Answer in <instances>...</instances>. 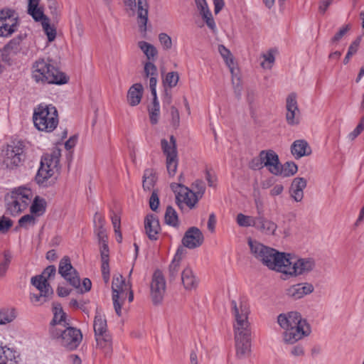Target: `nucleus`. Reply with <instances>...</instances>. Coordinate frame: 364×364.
<instances>
[{
  "instance_id": "nucleus-3",
  "label": "nucleus",
  "mask_w": 364,
  "mask_h": 364,
  "mask_svg": "<svg viewBox=\"0 0 364 364\" xmlns=\"http://www.w3.org/2000/svg\"><path fill=\"white\" fill-rule=\"evenodd\" d=\"M248 245L254 257L270 269L279 272L282 262H287L284 252H279L251 238L248 240Z\"/></svg>"
},
{
  "instance_id": "nucleus-30",
  "label": "nucleus",
  "mask_w": 364,
  "mask_h": 364,
  "mask_svg": "<svg viewBox=\"0 0 364 364\" xmlns=\"http://www.w3.org/2000/svg\"><path fill=\"white\" fill-rule=\"evenodd\" d=\"M93 328L95 336L109 333L107 331V320L99 313L95 316Z\"/></svg>"
},
{
  "instance_id": "nucleus-32",
  "label": "nucleus",
  "mask_w": 364,
  "mask_h": 364,
  "mask_svg": "<svg viewBox=\"0 0 364 364\" xmlns=\"http://www.w3.org/2000/svg\"><path fill=\"white\" fill-rule=\"evenodd\" d=\"M58 306L54 307V316L50 321V327H63L64 328L65 326V314L63 311L62 308L60 307V305L58 304Z\"/></svg>"
},
{
  "instance_id": "nucleus-55",
  "label": "nucleus",
  "mask_w": 364,
  "mask_h": 364,
  "mask_svg": "<svg viewBox=\"0 0 364 364\" xmlns=\"http://www.w3.org/2000/svg\"><path fill=\"white\" fill-rule=\"evenodd\" d=\"M159 205V198L157 190H153L149 198V206L153 211H156Z\"/></svg>"
},
{
  "instance_id": "nucleus-37",
  "label": "nucleus",
  "mask_w": 364,
  "mask_h": 364,
  "mask_svg": "<svg viewBox=\"0 0 364 364\" xmlns=\"http://www.w3.org/2000/svg\"><path fill=\"white\" fill-rule=\"evenodd\" d=\"M32 285H33L40 292L43 293L47 289H53L50 284L43 278V276L36 275L31 279Z\"/></svg>"
},
{
  "instance_id": "nucleus-2",
  "label": "nucleus",
  "mask_w": 364,
  "mask_h": 364,
  "mask_svg": "<svg viewBox=\"0 0 364 364\" xmlns=\"http://www.w3.org/2000/svg\"><path fill=\"white\" fill-rule=\"evenodd\" d=\"M32 77L38 83L64 85L68 77L60 71L50 60L43 58L37 60L32 66Z\"/></svg>"
},
{
  "instance_id": "nucleus-39",
  "label": "nucleus",
  "mask_w": 364,
  "mask_h": 364,
  "mask_svg": "<svg viewBox=\"0 0 364 364\" xmlns=\"http://www.w3.org/2000/svg\"><path fill=\"white\" fill-rule=\"evenodd\" d=\"M16 317L14 309H0V325H4L13 321Z\"/></svg>"
},
{
  "instance_id": "nucleus-20",
  "label": "nucleus",
  "mask_w": 364,
  "mask_h": 364,
  "mask_svg": "<svg viewBox=\"0 0 364 364\" xmlns=\"http://www.w3.org/2000/svg\"><path fill=\"white\" fill-rule=\"evenodd\" d=\"M144 228L148 237L151 240H156L161 230L157 216L153 214L148 215L144 219Z\"/></svg>"
},
{
  "instance_id": "nucleus-52",
  "label": "nucleus",
  "mask_w": 364,
  "mask_h": 364,
  "mask_svg": "<svg viewBox=\"0 0 364 364\" xmlns=\"http://www.w3.org/2000/svg\"><path fill=\"white\" fill-rule=\"evenodd\" d=\"M262 58L264 59V60L261 63V66L263 68L270 69L272 68V65L275 60V58L272 51L269 50L267 53L263 54Z\"/></svg>"
},
{
  "instance_id": "nucleus-28",
  "label": "nucleus",
  "mask_w": 364,
  "mask_h": 364,
  "mask_svg": "<svg viewBox=\"0 0 364 364\" xmlns=\"http://www.w3.org/2000/svg\"><path fill=\"white\" fill-rule=\"evenodd\" d=\"M161 146L164 154L166 156V159L178 156L176 140L173 135L170 136V141L162 139L161 140Z\"/></svg>"
},
{
  "instance_id": "nucleus-6",
  "label": "nucleus",
  "mask_w": 364,
  "mask_h": 364,
  "mask_svg": "<svg viewBox=\"0 0 364 364\" xmlns=\"http://www.w3.org/2000/svg\"><path fill=\"white\" fill-rule=\"evenodd\" d=\"M60 149L53 148L50 153L45 154L41 160V166L36 176V181L38 184L47 186V181L50 178L55 171L58 170Z\"/></svg>"
},
{
  "instance_id": "nucleus-17",
  "label": "nucleus",
  "mask_w": 364,
  "mask_h": 364,
  "mask_svg": "<svg viewBox=\"0 0 364 364\" xmlns=\"http://www.w3.org/2000/svg\"><path fill=\"white\" fill-rule=\"evenodd\" d=\"M204 240L202 232L196 227L190 228L185 233L182 243L184 247L194 249L200 247Z\"/></svg>"
},
{
  "instance_id": "nucleus-27",
  "label": "nucleus",
  "mask_w": 364,
  "mask_h": 364,
  "mask_svg": "<svg viewBox=\"0 0 364 364\" xmlns=\"http://www.w3.org/2000/svg\"><path fill=\"white\" fill-rule=\"evenodd\" d=\"M143 86L140 83L134 84L127 92V101L131 106H136L141 102L143 95Z\"/></svg>"
},
{
  "instance_id": "nucleus-56",
  "label": "nucleus",
  "mask_w": 364,
  "mask_h": 364,
  "mask_svg": "<svg viewBox=\"0 0 364 364\" xmlns=\"http://www.w3.org/2000/svg\"><path fill=\"white\" fill-rule=\"evenodd\" d=\"M364 129V117H363L360 122V123L357 125V127L354 129L353 132H351L348 135V138L350 141H353Z\"/></svg>"
},
{
  "instance_id": "nucleus-63",
  "label": "nucleus",
  "mask_w": 364,
  "mask_h": 364,
  "mask_svg": "<svg viewBox=\"0 0 364 364\" xmlns=\"http://www.w3.org/2000/svg\"><path fill=\"white\" fill-rule=\"evenodd\" d=\"M350 29V26L348 25H346V26L341 28L338 32H337L335 36L332 38L331 42L332 43H337L338 42L343 36L348 32V31Z\"/></svg>"
},
{
  "instance_id": "nucleus-64",
  "label": "nucleus",
  "mask_w": 364,
  "mask_h": 364,
  "mask_svg": "<svg viewBox=\"0 0 364 364\" xmlns=\"http://www.w3.org/2000/svg\"><path fill=\"white\" fill-rule=\"evenodd\" d=\"M249 167L252 170H260L264 168L262 163L261 156H259L257 158L252 159L249 164Z\"/></svg>"
},
{
  "instance_id": "nucleus-34",
  "label": "nucleus",
  "mask_w": 364,
  "mask_h": 364,
  "mask_svg": "<svg viewBox=\"0 0 364 364\" xmlns=\"http://www.w3.org/2000/svg\"><path fill=\"white\" fill-rule=\"evenodd\" d=\"M138 47L146 55V58L149 60L148 62L154 60L158 54V51L153 45L146 41H141L138 42Z\"/></svg>"
},
{
  "instance_id": "nucleus-38",
  "label": "nucleus",
  "mask_w": 364,
  "mask_h": 364,
  "mask_svg": "<svg viewBox=\"0 0 364 364\" xmlns=\"http://www.w3.org/2000/svg\"><path fill=\"white\" fill-rule=\"evenodd\" d=\"M279 175L289 177L297 172L298 167L294 162H286L284 165L279 164Z\"/></svg>"
},
{
  "instance_id": "nucleus-41",
  "label": "nucleus",
  "mask_w": 364,
  "mask_h": 364,
  "mask_svg": "<svg viewBox=\"0 0 364 364\" xmlns=\"http://www.w3.org/2000/svg\"><path fill=\"white\" fill-rule=\"evenodd\" d=\"M7 210L12 215H16L23 210L20 208V205L17 200L13 198V196H8L6 198Z\"/></svg>"
},
{
  "instance_id": "nucleus-62",
  "label": "nucleus",
  "mask_w": 364,
  "mask_h": 364,
  "mask_svg": "<svg viewBox=\"0 0 364 364\" xmlns=\"http://www.w3.org/2000/svg\"><path fill=\"white\" fill-rule=\"evenodd\" d=\"M47 5L53 18H57L58 15V3L56 0H47Z\"/></svg>"
},
{
  "instance_id": "nucleus-8",
  "label": "nucleus",
  "mask_w": 364,
  "mask_h": 364,
  "mask_svg": "<svg viewBox=\"0 0 364 364\" xmlns=\"http://www.w3.org/2000/svg\"><path fill=\"white\" fill-rule=\"evenodd\" d=\"M289 254H286V261L282 264L279 272L291 277L307 274L316 267L315 260L311 257L299 258L292 261Z\"/></svg>"
},
{
  "instance_id": "nucleus-42",
  "label": "nucleus",
  "mask_w": 364,
  "mask_h": 364,
  "mask_svg": "<svg viewBox=\"0 0 364 364\" xmlns=\"http://www.w3.org/2000/svg\"><path fill=\"white\" fill-rule=\"evenodd\" d=\"M256 217L249 216L242 213H239L237 215V223L240 227H255Z\"/></svg>"
},
{
  "instance_id": "nucleus-1",
  "label": "nucleus",
  "mask_w": 364,
  "mask_h": 364,
  "mask_svg": "<svg viewBox=\"0 0 364 364\" xmlns=\"http://www.w3.org/2000/svg\"><path fill=\"white\" fill-rule=\"evenodd\" d=\"M231 312L234 317L233 328L235 340L236 355L242 359L250 353V323L249 305L242 300L231 301Z\"/></svg>"
},
{
  "instance_id": "nucleus-33",
  "label": "nucleus",
  "mask_w": 364,
  "mask_h": 364,
  "mask_svg": "<svg viewBox=\"0 0 364 364\" xmlns=\"http://www.w3.org/2000/svg\"><path fill=\"white\" fill-rule=\"evenodd\" d=\"M293 319H299V313L291 311L288 314H281L277 317V322L282 328L287 331Z\"/></svg>"
},
{
  "instance_id": "nucleus-60",
  "label": "nucleus",
  "mask_w": 364,
  "mask_h": 364,
  "mask_svg": "<svg viewBox=\"0 0 364 364\" xmlns=\"http://www.w3.org/2000/svg\"><path fill=\"white\" fill-rule=\"evenodd\" d=\"M95 232L97 235L99 242L108 241V237L104 226L95 228Z\"/></svg>"
},
{
  "instance_id": "nucleus-54",
  "label": "nucleus",
  "mask_w": 364,
  "mask_h": 364,
  "mask_svg": "<svg viewBox=\"0 0 364 364\" xmlns=\"http://www.w3.org/2000/svg\"><path fill=\"white\" fill-rule=\"evenodd\" d=\"M171 124L176 129L180 125V115L178 109L174 107H171Z\"/></svg>"
},
{
  "instance_id": "nucleus-57",
  "label": "nucleus",
  "mask_w": 364,
  "mask_h": 364,
  "mask_svg": "<svg viewBox=\"0 0 364 364\" xmlns=\"http://www.w3.org/2000/svg\"><path fill=\"white\" fill-rule=\"evenodd\" d=\"M159 39L164 49L168 50L171 48V38L166 33H162L159 34Z\"/></svg>"
},
{
  "instance_id": "nucleus-5",
  "label": "nucleus",
  "mask_w": 364,
  "mask_h": 364,
  "mask_svg": "<svg viewBox=\"0 0 364 364\" xmlns=\"http://www.w3.org/2000/svg\"><path fill=\"white\" fill-rule=\"evenodd\" d=\"M35 127L39 131L51 132L58 124L57 109L52 105H39L33 116Z\"/></svg>"
},
{
  "instance_id": "nucleus-29",
  "label": "nucleus",
  "mask_w": 364,
  "mask_h": 364,
  "mask_svg": "<svg viewBox=\"0 0 364 364\" xmlns=\"http://www.w3.org/2000/svg\"><path fill=\"white\" fill-rule=\"evenodd\" d=\"M47 203L43 198L36 196L30 208L31 213L36 217L43 215L46 210Z\"/></svg>"
},
{
  "instance_id": "nucleus-45",
  "label": "nucleus",
  "mask_w": 364,
  "mask_h": 364,
  "mask_svg": "<svg viewBox=\"0 0 364 364\" xmlns=\"http://www.w3.org/2000/svg\"><path fill=\"white\" fill-rule=\"evenodd\" d=\"M0 364H16V357L10 348L3 349Z\"/></svg>"
},
{
  "instance_id": "nucleus-11",
  "label": "nucleus",
  "mask_w": 364,
  "mask_h": 364,
  "mask_svg": "<svg viewBox=\"0 0 364 364\" xmlns=\"http://www.w3.org/2000/svg\"><path fill=\"white\" fill-rule=\"evenodd\" d=\"M18 17L13 9L0 10V36L8 37L17 31Z\"/></svg>"
},
{
  "instance_id": "nucleus-19",
  "label": "nucleus",
  "mask_w": 364,
  "mask_h": 364,
  "mask_svg": "<svg viewBox=\"0 0 364 364\" xmlns=\"http://www.w3.org/2000/svg\"><path fill=\"white\" fill-rule=\"evenodd\" d=\"M306 185L307 181L304 178L296 177L293 179L289 189V193L295 202H301L303 200L304 190Z\"/></svg>"
},
{
  "instance_id": "nucleus-35",
  "label": "nucleus",
  "mask_w": 364,
  "mask_h": 364,
  "mask_svg": "<svg viewBox=\"0 0 364 364\" xmlns=\"http://www.w3.org/2000/svg\"><path fill=\"white\" fill-rule=\"evenodd\" d=\"M38 4L35 1L28 2V13L33 17L36 21H44L46 18H48L43 12V11L38 8Z\"/></svg>"
},
{
  "instance_id": "nucleus-36",
  "label": "nucleus",
  "mask_w": 364,
  "mask_h": 364,
  "mask_svg": "<svg viewBox=\"0 0 364 364\" xmlns=\"http://www.w3.org/2000/svg\"><path fill=\"white\" fill-rule=\"evenodd\" d=\"M53 294V290L47 289L43 293L40 292L38 294H31V300L35 304H42L50 300Z\"/></svg>"
},
{
  "instance_id": "nucleus-25",
  "label": "nucleus",
  "mask_w": 364,
  "mask_h": 364,
  "mask_svg": "<svg viewBox=\"0 0 364 364\" xmlns=\"http://www.w3.org/2000/svg\"><path fill=\"white\" fill-rule=\"evenodd\" d=\"M291 151L296 159H300L304 156H309L311 153V149L308 143L303 139L296 140L291 146Z\"/></svg>"
},
{
  "instance_id": "nucleus-46",
  "label": "nucleus",
  "mask_w": 364,
  "mask_h": 364,
  "mask_svg": "<svg viewBox=\"0 0 364 364\" xmlns=\"http://www.w3.org/2000/svg\"><path fill=\"white\" fill-rule=\"evenodd\" d=\"M179 75L177 72H170L166 74L163 82L165 87L172 88L177 85Z\"/></svg>"
},
{
  "instance_id": "nucleus-44",
  "label": "nucleus",
  "mask_w": 364,
  "mask_h": 364,
  "mask_svg": "<svg viewBox=\"0 0 364 364\" xmlns=\"http://www.w3.org/2000/svg\"><path fill=\"white\" fill-rule=\"evenodd\" d=\"M3 255L4 259L0 260V278L5 276L12 258L9 251H4Z\"/></svg>"
},
{
  "instance_id": "nucleus-47",
  "label": "nucleus",
  "mask_w": 364,
  "mask_h": 364,
  "mask_svg": "<svg viewBox=\"0 0 364 364\" xmlns=\"http://www.w3.org/2000/svg\"><path fill=\"white\" fill-rule=\"evenodd\" d=\"M36 216L31 214H27L21 217L18 220V225L27 229L29 226H33L36 223Z\"/></svg>"
},
{
  "instance_id": "nucleus-31",
  "label": "nucleus",
  "mask_w": 364,
  "mask_h": 364,
  "mask_svg": "<svg viewBox=\"0 0 364 364\" xmlns=\"http://www.w3.org/2000/svg\"><path fill=\"white\" fill-rule=\"evenodd\" d=\"M157 177L155 171L151 168L144 171L143 175L142 186L144 191H151L155 186Z\"/></svg>"
},
{
  "instance_id": "nucleus-24",
  "label": "nucleus",
  "mask_w": 364,
  "mask_h": 364,
  "mask_svg": "<svg viewBox=\"0 0 364 364\" xmlns=\"http://www.w3.org/2000/svg\"><path fill=\"white\" fill-rule=\"evenodd\" d=\"M97 348L100 349L107 358L112 354V339L109 333L95 336Z\"/></svg>"
},
{
  "instance_id": "nucleus-12",
  "label": "nucleus",
  "mask_w": 364,
  "mask_h": 364,
  "mask_svg": "<svg viewBox=\"0 0 364 364\" xmlns=\"http://www.w3.org/2000/svg\"><path fill=\"white\" fill-rule=\"evenodd\" d=\"M113 305L117 316L122 315V305L127 296L128 289L122 275L114 277L112 283Z\"/></svg>"
},
{
  "instance_id": "nucleus-16",
  "label": "nucleus",
  "mask_w": 364,
  "mask_h": 364,
  "mask_svg": "<svg viewBox=\"0 0 364 364\" xmlns=\"http://www.w3.org/2000/svg\"><path fill=\"white\" fill-rule=\"evenodd\" d=\"M263 167H266L273 175L279 176V159L273 150H263L259 152Z\"/></svg>"
},
{
  "instance_id": "nucleus-26",
  "label": "nucleus",
  "mask_w": 364,
  "mask_h": 364,
  "mask_svg": "<svg viewBox=\"0 0 364 364\" xmlns=\"http://www.w3.org/2000/svg\"><path fill=\"white\" fill-rule=\"evenodd\" d=\"M145 76L149 78V87L151 92H156L158 70L156 66L152 62H146L144 64Z\"/></svg>"
},
{
  "instance_id": "nucleus-13",
  "label": "nucleus",
  "mask_w": 364,
  "mask_h": 364,
  "mask_svg": "<svg viewBox=\"0 0 364 364\" xmlns=\"http://www.w3.org/2000/svg\"><path fill=\"white\" fill-rule=\"evenodd\" d=\"M58 273L74 288L80 287L79 274L72 265L70 258L68 256H64L60 259L58 265Z\"/></svg>"
},
{
  "instance_id": "nucleus-21",
  "label": "nucleus",
  "mask_w": 364,
  "mask_h": 364,
  "mask_svg": "<svg viewBox=\"0 0 364 364\" xmlns=\"http://www.w3.org/2000/svg\"><path fill=\"white\" fill-rule=\"evenodd\" d=\"M181 282L185 289L188 291L198 287L199 279L189 265L183 268L181 272Z\"/></svg>"
},
{
  "instance_id": "nucleus-10",
  "label": "nucleus",
  "mask_w": 364,
  "mask_h": 364,
  "mask_svg": "<svg viewBox=\"0 0 364 364\" xmlns=\"http://www.w3.org/2000/svg\"><path fill=\"white\" fill-rule=\"evenodd\" d=\"M311 333L309 324L305 319H302L299 314V319H293L287 331L283 334L284 341L288 344H293L307 336Z\"/></svg>"
},
{
  "instance_id": "nucleus-18",
  "label": "nucleus",
  "mask_w": 364,
  "mask_h": 364,
  "mask_svg": "<svg viewBox=\"0 0 364 364\" xmlns=\"http://www.w3.org/2000/svg\"><path fill=\"white\" fill-rule=\"evenodd\" d=\"M314 287L309 282H303L294 284L287 289V295L294 299H299L311 294Z\"/></svg>"
},
{
  "instance_id": "nucleus-4",
  "label": "nucleus",
  "mask_w": 364,
  "mask_h": 364,
  "mask_svg": "<svg viewBox=\"0 0 364 364\" xmlns=\"http://www.w3.org/2000/svg\"><path fill=\"white\" fill-rule=\"evenodd\" d=\"M171 188L176 193V203L181 209L183 208V204L190 209L193 208L205 191V183L200 179L196 180L192 184L194 191L181 183H171Z\"/></svg>"
},
{
  "instance_id": "nucleus-23",
  "label": "nucleus",
  "mask_w": 364,
  "mask_h": 364,
  "mask_svg": "<svg viewBox=\"0 0 364 364\" xmlns=\"http://www.w3.org/2000/svg\"><path fill=\"white\" fill-rule=\"evenodd\" d=\"M148 8L146 0H137V21L141 31L143 32L146 31Z\"/></svg>"
},
{
  "instance_id": "nucleus-61",
  "label": "nucleus",
  "mask_w": 364,
  "mask_h": 364,
  "mask_svg": "<svg viewBox=\"0 0 364 364\" xmlns=\"http://www.w3.org/2000/svg\"><path fill=\"white\" fill-rule=\"evenodd\" d=\"M108 241L99 242L101 259H109Z\"/></svg>"
},
{
  "instance_id": "nucleus-53",
  "label": "nucleus",
  "mask_w": 364,
  "mask_h": 364,
  "mask_svg": "<svg viewBox=\"0 0 364 364\" xmlns=\"http://www.w3.org/2000/svg\"><path fill=\"white\" fill-rule=\"evenodd\" d=\"M181 262L176 259H173L169 265L168 272L171 279L174 280L178 274L180 270Z\"/></svg>"
},
{
  "instance_id": "nucleus-7",
  "label": "nucleus",
  "mask_w": 364,
  "mask_h": 364,
  "mask_svg": "<svg viewBox=\"0 0 364 364\" xmlns=\"http://www.w3.org/2000/svg\"><path fill=\"white\" fill-rule=\"evenodd\" d=\"M50 337L68 350H75L82 340L80 329L74 327H53L49 330Z\"/></svg>"
},
{
  "instance_id": "nucleus-14",
  "label": "nucleus",
  "mask_w": 364,
  "mask_h": 364,
  "mask_svg": "<svg viewBox=\"0 0 364 364\" xmlns=\"http://www.w3.org/2000/svg\"><path fill=\"white\" fill-rule=\"evenodd\" d=\"M166 291V281L159 270L154 272L151 283V296L155 305L160 304Z\"/></svg>"
},
{
  "instance_id": "nucleus-59",
  "label": "nucleus",
  "mask_w": 364,
  "mask_h": 364,
  "mask_svg": "<svg viewBox=\"0 0 364 364\" xmlns=\"http://www.w3.org/2000/svg\"><path fill=\"white\" fill-rule=\"evenodd\" d=\"M13 222L9 218L2 217L0 218V232L4 233L12 226Z\"/></svg>"
},
{
  "instance_id": "nucleus-48",
  "label": "nucleus",
  "mask_w": 364,
  "mask_h": 364,
  "mask_svg": "<svg viewBox=\"0 0 364 364\" xmlns=\"http://www.w3.org/2000/svg\"><path fill=\"white\" fill-rule=\"evenodd\" d=\"M178 156L176 157H172L166 159V165L168 173L170 176H174L177 167H178Z\"/></svg>"
},
{
  "instance_id": "nucleus-40",
  "label": "nucleus",
  "mask_w": 364,
  "mask_h": 364,
  "mask_svg": "<svg viewBox=\"0 0 364 364\" xmlns=\"http://www.w3.org/2000/svg\"><path fill=\"white\" fill-rule=\"evenodd\" d=\"M165 223L173 227L178 226V218L176 210L171 207L168 206L164 216Z\"/></svg>"
},
{
  "instance_id": "nucleus-15",
  "label": "nucleus",
  "mask_w": 364,
  "mask_h": 364,
  "mask_svg": "<svg viewBox=\"0 0 364 364\" xmlns=\"http://www.w3.org/2000/svg\"><path fill=\"white\" fill-rule=\"evenodd\" d=\"M286 119L287 124L291 126L297 125L300 119V111L298 107L296 95L291 93L286 100Z\"/></svg>"
},
{
  "instance_id": "nucleus-50",
  "label": "nucleus",
  "mask_w": 364,
  "mask_h": 364,
  "mask_svg": "<svg viewBox=\"0 0 364 364\" xmlns=\"http://www.w3.org/2000/svg\"><path fill=\"white\" fill-rule=\"evenodd\" d=\"M218 52L225 60L226 64L230 67L233 64V59L230 51L226 48L223 45H219Z\"/></svg>"
},
{
  "instance_id": "nucleus-9",
  "label": "nucleus",
  "mask_w": 364,
  "mask_h": 364,
  "mask_svg": "<svg viewBox=\"0 0 364 364\" xmlns=\"http://www.w3.org/2000/svg\"><path fill=\"white\" fill-rule=\"evenodd\" d=\"M25 142L21 140L12 141L7 145L3 159V166L14 169L19 166L25 159Z\"/></svg>"
},
{
  "instance_id": "nucleus-51",
  "label": "nucleus",
  "mask_w": 364,
  "mask_h": 364,
  "mask_svg": "<svg viewBox=\"0 0 364 364\" xmlns=\"http://www.w3.org/2000/svg\"><path fill=\"white\" fill-rule=\"evenodd\" d=\"M16 190L21 196V198L23 200L26 201V203L29 205L31 200L33 199V194L32 191L30 188L26 187H19Z\"/></svg>"
},
{
  "instance_id": "nucleus-58",
  "label": "nucleus",
  "mask_w": 364,
  "mask_h": 364,
  "mask_svg": "<svg viewBox=\"0 0 364 364\" xmlns=\"http://www.w3.org/2000/svg\"><path fill=\"white\" fill-rule=\"evenodd\" d=\"M56 273V268L54 265L48 266L39 276H43V278L46 279L48 282L49 279L54 277Z\"/></svg>"
},
{
  "instance_id": "nucleus-43",
  "label": "nucleus",
  "mask_w": 364,
  "mask_h": 364,
  "mask_svg": "<svg viewBox=\"0 0 364 364\" xmlns=\"http://www.w3.org/2000/svg\"><path fill=\"white\" fill-rule=\"evenodd\" d=\"M41 25L45 33L48 37V41H53L56 37V29L53 26H50V19L46 18L44 21L42 22Z\"/></svg>"
},
{
  "instance_id": "nucleus-49",
  "label": "nucleus",
  "mask_w": 364,
  "mask_h": 364,
  "mask_svg": "<svg viewBox=\"0 0 364 364\" xmlns=\"http://www.w3.org/2000/svg\"><path fill=\"white\" fill-rule=\"evenodd\" d=\"M148 112L150 122L152 124H156L159 122L160 115V106H148Z\"/></svg>"
},
{
  "instance_id": "nucleus-22",
  "label": "nucleus",
  "mask_w": 364,
  "mask_h": 364,
  "mask_svg": "<svg viewBox=\"0 0 364 364\" xmlns=\"http://www.w3.org/2000/svg\"><path fill=\"white\" fill-rule=\"evenodd\" d=\"M255 228L267 235H274L277 225L266 218L264 215H260L256 217Z\"/></svg>"
}]
</instances>
